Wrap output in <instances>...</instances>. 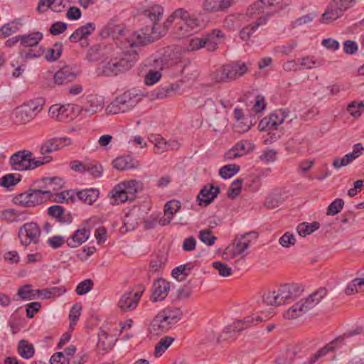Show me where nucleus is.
Here are the masks:
<instances>
[{
	"instance_id": "338daca9",
	"label": "nucleus",
	"mask_w": 364,
	"mask_h": 364,
	"mask_svg": "<svg viewBox=\"0 0 364 364\" xmlns=\"http://www.w3.org/2000/svg\"><path fill=\"white\" fill-rule=\"evenodd\" d=\"M213 267L218 271L219 274L222 277H227L232 274V269L220 261L214 262Z\"/></svg>"
},
{
	"instance_id": "58836bf2",
	"label": "nucleus",
	"mask_w": 364,
	"mask_h": 364,
	"mask_svg": "<svg viewBox=\"0 0 364 364\" xmlns=\"http://www.w3.org/2000/svg\"><path fill=\"white\" fill-rule=\"evenodd\" d=\"M306 311L302 305V301H299L289 308L284 314V317L287 319H294L305 314Z\"/></svg>"
},
{
	"instance_id": "423d86ee",
	"label": "nucleus",
	"mask_w": 364,
	"mask_h": 364,
	"mask_svg": "<svg viewBox=\"0 0 364 364\" xmlns=\"http://www.w3.org/2000/svg\"><path fill=\"white\" fill-rule=\"evenodd\" d=\"M43 105V100L37 98L23 104L16 109L14 112V122L17 124H26L33 119L39 112Z\"/></svg>"
},
{
	"instance_id": "393cba45",
	"label": "nucleus",
	"mask_w": 364,
	"mask_h": 364,
	"mask_svg": "<svg viewBox=\"0 0 364 364\" xmlns=\"http://www.w3.org/2000/svg\"><path fill=\"white\" fill-rule=\"evenodd\" d=\"M229 82L233 81L242 76L248 70L245 63L237 61L226 65Z\"/></svg>"
},
{
	"instance_id": "13d9d810",
	"label": "nucleus",
	"mask_w": 364,
	"mask_h": 364,
	"mask_svg": "<svg viewBox=\"0 0 364 364\" xmlns=\"http://www.w3.org/2000/svg\"><path fill=\"white\" fill-rule=\"evenodd\" d=\"M198 237L201 242L208 246L213 245L217 240V237L213 235L212 231L209 229L200 231Z\"/></svg>"
},
{
	"instance_id": "f3484780",
	"label": "nucleus",
	"mask_w": 364,
	"mask_h": 364,
	"mask_svg": "<svg viewBox=\"0 0 364 364\" xmlns=\"http://www.w3.org/2000/svg\"><path fill=\"white\" fill-rule=\"evenodd\" d=\"M77 75V73L72 67L65 65L55 73L53 80L55 84L60 85L73 82Z\"/></svg>"
},
{
	"instance_id": "de8ad7c7",
	"label": "nucleus",
	"mask_w": 364,
	"mask_h": 364,
	"mask_svg": "<svg viewBox=\"0 0 364 364\" xmlns=\"http://www.w3.org/2000/svg\"><path fill=\"white\" fill-rule=\"evenodd\" d=\"M267 3L270 9L267 13L278 12L287 8L291 4V0H267Z\"/></svg>"
},
{
	"instance_id": "09e8293b",
	"label": "nucleus",
	"mask_w": 364,
	"mask_h": 364,
	"mask_svg": "<svg viewBox=\"0 0 364 364\" xmlns=\"http://www.w3.org/2000/svg\"><path fill=\"white\" fill-rule=\"evenodd\" d=\"M21 181V175L9 173L0 178V185L5 188L16 185Z\"/></svg>"
},
{
	"instance_id": "4c0bfd02",
	"label": "nucleus",
	"mask_w": 364,
	"mask_h": 364,
	"mask_svg": "<svg viewBox=\"0 0 364 364\" xmlns=\"http://www.w3.org/2000/svg\"><path fill=\"white\" fill-rule=\"evenodd\" d=\"M269 9V7L267 3V0H258L250 6L247 10V15L250 16L259 15Z\"/></svg>"
},
{
	"instance_id": "412c9836",
	"label": "nucleus",
	"mask_w": 364,
	"mask_h": 364,
	"mask_svg": "<svg viewBox=\"0 0 364 364\" xmlns=\"http://www.w3.org/2000/svg\"><path fill=\"white\" fill-rule=\"evenodd\" d=\"M236 0H204L203 9L209 12L224 11L230 7Z\"/></svg>"
},
{
	"instance_id": "ddd939ff",
	"label": "nucleus",
	"mask_w": 364,
	"mask_h": 364,
	"mask_svg": "<svg viewBox=\"0 0 364 364\" xmlns=\"http://www.w3.org/2000/svg\"><path fill=\"white\" fill-rule=\"evenodd\" d=\"M219 187L212 184H206L199 192L197 201L199 205L206 207L209 205L220 193Z\"/></svg>"
},
{
	"instance_id": "2f4dec72",
	"label": "nucleus",
	"mask_w": 364,
	"mask_h": 364,
	"mask_svg": "<svg viewBox=\"0 0 364 364\" xmlns=\"http://www.w3.org/2000/svg\"><path fill=\"white\" fill-rule=\"evenodd\" d=\"M99 194V191L95 188L81 190L76 193L77 198L88 205L93 204L98 198Z\"/></svg>"
},
{
	"instance_id": "20e7f679",
	"label": "nucleus",
	"mask_w": 364,
	"mask_h": 364,
	"mask_svg": "<svg viewBox=\"0 0 364 364\" xmlns=\"http://www.w3.org/2000/svg\"><path fill=\"white\" fill-rule=\"evenodd\" d=\"M139 182L136 180L125 181L117 184L109 193L113 205L127 201L132 202L138 193Z\"/></svg>"
},
{
	"instance_id": "f03ea898",
	"label": "nucleus",
	"mask_w": 364,
	"mask_h": 364,
	"mask_svg": "<svg viewBox=\"0 0 364 364\" xmlns=\"http://www.w3.org/2000/svg\"><path fill=\"white\" fill-rule=\"evenodd\" d=\"M33 154L29 150H20L13 154L9 159V164L12 169L22 171L32 170L53 160L50 156H45L39 159H33Z\"/></svg>"
},
{
	"instance_id": "1a4fd4ad",
	"label": "nucleus",
	"mask_w": 364,
	"mask_h": 364,
	"mask_svg": "<svg viewBox=\"0 0 364 364\" xmlns=\"http://www.w3.org/2000/svg\"><path fill=\"white\" fill-rule=\"evenodd\" d=\"M364 332V327H359L355 330L350 331L348 333H344L330 343H327L323 348L319 349L316 353H314L311 359L310 364H315V363L320 358L325 356L328 353L334 350L336 348L340 347L343 344L344 339L355 335L360 334Z\"/></svg>"
},
{
	"instance_id": "473e14b6",
	"label": "nucleus",
	"mask_w": 364,
	"mask_h": 364,
	"mask_svg": "<svg viewBox=\"0 0 364 364\" xmlns=\"http://www.w3.org/2000/svg\"><path fill=\"white\" fill-rule=\"evenodd\" d=\"M114 346V338L105 330L100 329L98 333V342L97 346L99 349L107 351Z\"/></svg>"
},
{
	"instance_id": "b1692460",
	"label": "nucleus",
	"mask_w": 364,
	"mask_h": 364,
	"mask_svg": "<svg viewBox=\"0 0 364 364\" xmlns=\"http://www.w3.org/2000/svg\"><path fill=\"white\" fill-rule=\"evenodd\" d=\"M95 30V25L93 23H87L85 25L79 27L70 36V41L77 43L87 38Z\"/></svg>"
},
{
	"instance_id": "79ce46f5",
	"label": "nucleus",
	"mask_w": 364,
	"mask_h": 364,
	"mask_svg": "<svg viewBox=\"0 0 364 364\" xmlns=\"http://www.w3.org/2000/svg\"><path fill=\"white\" fill-rule=\"evenodd\" d=\"M240 170L239 165L235 164H227L222 166L219 170V175L224 179L230 178L237 174Z\"/></svg>"
},
{
	"instance_id": "052dcab7",
	"label": "nucleus",
	"mask_w": 364,
	"mask_h": 364,
	"mask_svg": "<svg viewBox=\"0 0 364 364\" xmlns=\"http://www.w3.org/2000/svg\"><path fill=\"white\" fill-rule=\"evenodd\" d=\"M146 12L148 14L149 18L155 25L156 21H159L160 18L162 16L163 8L159 5H156L146 10Z\"/></svg>"
},
{
	"instance_id": "0eeeda50",
	"label": "nucleus",
	"mask_w": 364,
	"mask_h": 364,
	"mask_svg": "<svg viewBox=\"0 0 364 364\" xmlns=\"http://www.w3.org/2000/svg\"><path fill=\"white\" fill-rule=\"evenodd\" d=\"M355 0H332L322 14L321 21L329 23L340 18L345 11L352 7Z\"/></svg>"
},
{
	"instance_id": "774afa93",
	"label": "nucleus",
	"mask_w": 364,
	"mask_h": 364,
	"mask_svg": "<svg viewBox=\"0 0 364 364\" xmlns=\"http://www.w3.org/2000/svg\"><path fill=\"white\" fill-rule=\"evenodd\" d=\"M317 16V14L316 12H311L307 14L306 15L302 16L294 20L292 22L293 27H298L303 24H306L311 22Z\"/></svg>"
},
{
	"instance_id": "6e6552de",
	"label": "nucleus",
	"mask_w": 364,
	"mask_h": 364,
	"mask_svg": "<svg viewBox=\"0 0 364 364\" xmlns=\"http://www.w3.org/2000/svg\"><path fill=\"white\" fill-rule=\"evenodd\" d=\"M223 37L220 30L214 29L202 38H193L190 40L189 48L191 50H197L202 48H206L209 51L217 49L220 38Z\"/></svg>"
},
{
	"instance_id": "f8f14e48",
	"label": "nucleus",
	"mask_w": 364,
	"mask_h": 364,
	"mask_svg": "<svg viewBox=\"0 0 364 364\" xmlns=\"http://www.w3.org/2000/svg\"><path fill=\"white\" fill-rule=\"evenodd\" d=\"M288 113L284 109H279L272 113L269 117L263 118L259 123V128L261 131L277 130L285 119Z\"/></svg>"
},
{
	"instance_id": "f257e3e1",
	"label": "nucleus",
	"mask_w": 364,
	"mask_h": 364,
	"mask_svg": "<svg viewBox=\"0 0 364 364\" xmlns=\"http://www.w3.org/2000/svg\"><path fill=\"white\" fill-rule=\"evenodd\" d=\"M177 20L175 25L176 33L181 37H187L193 35L204 27L203 21L194 14H191L183 8L176 9L166 20L164 25L168 28Z\"/></svg>"
},
{
	"instance_id": "bb28decb",
	"label": "nucleus",
	"mask_w": 364,
	"mask_h": 364,
	"mask_svg": "<svg viewBox=\"0 0 364 364\" xmlns=\"http://www.w3.org/2000/svg\"><path fill=\"white\" fill-rule=\"evenodd\" d=\"M269 16V14L266 16H262L259 17L254 24L248 25L244 27L240 33V38L243 41L249 40L252 35L257 30L259 26L267 23Z\"/></svg>"
},
{
	"instance_id": "aec40b11",
	"label": "nucleus",
	"mask_w": 364,
	"mask_h": 364,
	"mask_svg": "<svg viewBox=\"0 0 364 364\" xmlns=\"http://www.w3.org/2000/svg\"><path fill=\"white\" fill-rule=\"evenodd\" d=\"M158 314L162 317L163 320H166L171 328L182 318L183 316L181 310L176 307H167Z\"/></svg>"
},
{
	"instance_id": "e2e57ef3",
	"label": "nucleus",
	"mask_w": 364,
	"mask_h": 364,
	"mask_svg": "<svg viewBox=\"0 0 364 364\" xmlns=\"http://www.w3.org/2000/svg\"><path fill=\"white\" fill-rule=\"evenodd\" d=\"M234 146L240 156H242L252 149L253 144L249 141L242 140L236 143Z\"/></svg>"
},
{
	"instance_id": "0e129e2a",
	"label": "nucleus",
	"mask_w": 364,
	"mask_h": 364,
	"mask_svg": "<svg viewBox=\"0 0 364 364\" xmlns=\"http://www.w3.org/2000/svg\"><path fill=\"white\" fill-rule=\"evenodd\" d=\"M29 192L28 189L21 193H19L14 196L13 201L16 205L29 208Z\"/></svg>"
},
{
	"instance_id": "cd10ccee",
	"label": "nucleus",
	"mask_w": 364,
	"mask_h": 364,
	"mask_svg": "<svg viewBox=\"0 0 364 364\" xmlns=\"http://www.w3.org/2000/svg\"><path fill=\"white\" fill-rule=\"evenodd\" d=\"M171 328H172L166 320H163L162 317L157 314L152 320L149 330L152 334L159 335L166 333Z\"/></svg>"
},
{
	"instance_id": "9b49d317",
	"label": "nucleus",
	"mask_w": 364,
	"mask_h": 364,
	"mask_svg": "<svg viewBox=\"0 0 364 364\" xmlns=\"http://www.w3.org/2000/svg\"><path fill=\"white\" fill-rule=\"evenodd\" d=\"M304 291L302 286L298 284H284L277 289L279 304L282 305L295 300Z\"/></svg>"
},
{
	"instance_id": "37998d69",
	"label": "nucleus",
	"mask_w": 364,
	"mask_h": 364,
	"mask_svg": "<svg viewBox=\"0 0 364 364\" xmlns=\"http://www.w3.org/2000/svg\"><path fill=\"white\" fill-rule=\"evenodd\" d=\"M63 44L61 42H56L52 48H49L45 55V58L48 62H55L62 55Z\"/></svg>"
},
{
	"instance_id": "c9c22d12",
	"label": "nucleus",
	"mask_w": 364,
	"mask_h": 364,
	"mask_svg": "<svg viewBox=\"0 0 364 364\" xmlns=\"http://www.w3.org/2000/svg\"><path fill=\"white\" fill-rule=\"evenodd\" d=\"M194 265L191 262L180 265L172 270L171 274L178 281H183L189 275Z\"/></svg>"
},
{
	"instance_id": "49530a36",
	"label": "nucleus",
	"mask_w": 364,
	"mask_h": 364,
	"mask_svg": "<svg viewBox=\"0 0 364 364\" xmlns=\"http://www.w3.org/2000/svg\"><path fill=\"white\" fill-rule=\"evenodd\" d=\"M300 70L303 69H311L321 65L320 61L317 60L314 56H306L298 58Z\"/></svg>"
},
{
	"instance_id": "69168bd1",
	"label": "nucleus",
	"mask_w": 364,
	"mask_h": 364,
	"mask_svg": "<svg viewBox=\"0 0 364 364\" xmlns=\"http://www.w3.org/2000/svg\"><path fill=\"white\" fill-rule=\"evenodd\" d=\"M161 77V74L159 71L154 70H149L146 73L144 82L147 85H152L157 82Z\"/></svg>"
},
{
	"instance_id": "4468645a",
	"label": "nucleus",
	"mask_w": 364,
	"mask_h": 364,
	"mask_svg": "<svg viewBox=\"0 0 364 364\" xmlns=\"http://www.w3.org/2000/svg\"><path fill=\"white\" fill-rule=\"evenodd\" d=\"M71 144L68 137L53 138L44 141L40 147V153L46 155Z\"/></svg>"
},
{
	"instance_id": "f704fd0d",
	"label": "nucleus",
	"mask_w": 364,
	"mask_h": 364,
	"mask_svg": "<svg viewBox=\"0 0 364 364\" xmlns=\"http://www.w3.org/2000/svg\"><path fill=\"white\" fill-rule=\"evenodd\" d=\"M43 38V33L36 31L28 35H21V45L23 47L36 46Z\"/></svg>"
},
{
	"instance_id": "c756f323",
	"label": "nucleus",
	"mask_w": 364,
	"mask_h": 364,
	"mask_svg": "<svg viewBox=\"0 0 364 364\" xmlns=\"http://www.w3.org/2000/svg\"><path fill=\"white\" fill-rule=\"evenodd\" d=\"M181 208V203L178 200H170L164 205V215L166 217L164 220H161L162 225L168 224L173 218L174 214Z\"/></svg>"
},
{
	"instance_id": "39448f33",
	"label": "nucleus",
	"mask_w": 364,
	"mask_h": 364,
	"mask_svg": "<svg viewBox=\"0 0 364 364\" xmlns=\"http://www.w3.org/2000/svg\"><path fill=\"white\" fill-rule=\"evenodd\" d=\"M140 96L135 90H130L117 96L106 108L109 114H117L129 111L138 103Z\"/></svg>"
},
{
	"instance_id": "a18cd8bd",
	"label": "nucleus",
	"mask_w": 364,
	"mask_h": 364,
	"mask_svg": "<svg viewBox=\"0 0 364 364\" xmlns=\"http://www.w3.org/2000/svg\"><path fill=\"white\" fill-rule=\"evenodd\" d=\"M174 338L171 336H165L159 341L155 347L154 355L156 357L161 356L172 344Z\"/></svg>"
},
{
	"instance_id": "5701e85b",
	"label": "nucleus",
	"mask_w": 364,
	"mask_h": 364,
	"mask_svg": "<svg viewBox=\"0 0 364 364\" xmlns=\"http://www.w3.org/2000/svg\"><path fill=\"white\" fill-rule=\"evenodd\" d=\"M90 235V230L89 229H78L71 237L66 240L67 245L71 248L77 247L88 240Z\"/></svg>"
},
{
	"instance_id": "7ed1b4c3",
	"label": "nucleus",
	"mask_w": 364,
	"mask_h": 364,
	"mask_svg": "<svg viewBox=\"0 0 364 364\" xmlns=\"http://www.w3.org/2000/svg\"><path fill=\"white\" fill-rule=\"evenodd\" d=\"M138 58V53L135 50L123 53L120 56L112 58L105 63L102 67V73L106 76L117 75L132 68Z\"/></svg>"
},
{
	"instance_id": "2eb2a0df",
	"label": "nucleus",
	"mask_w": 364,
	"mask_h": 364,
	"mask_svg": "<svg viewBox=\"0 0 364 364\" xmlns=\"http://www.w3.org/2000/svg\"><path fill=\"white\" fill-rule=\"evenodd\" d=\"M170 290V284L164 279L160 278L155 281L152 287L151 300L156 302L164 300Z\"/></svg>"
},
{
	"instance_id": "dca6fc26",
	"label": "nucleus",
	"mask_w": 364,
	"mask_h": 364,
	"mask_svg": "<svg viewBox=\"0 0 364 364\" xmlns=\"http://www.w3.org/2000/svg\"><path fill=\"white\" fill-rule=\"evenodd\" d=\"M141 294L139 292H127L121 296L118 306L123 311L133 310L138 306Z\"/></svg>"
},
{
	"instance_id": "6ab92c4d",
	"label": "nucleus",
	"mask_w": 364,
	"mask_h": 364,
	"mask_svg": "<svg viewBox=\"0 0 364 364\" xmlns=\"http://www.w3.org/2000/svg\"><path fill=\"white\" fill-rule=\"evenodd\" d=\"M364 148L360 143L354 145L352 152L346 154L341 159L336 158L333 161V166L336 168L347 166L355 159L362 155Z\"/></svg>"
},
{
	"instance_id": "9d476101",
	"label": "nucleus",
	"mask_w": 364,
	"mask_h": 364,
	"mask_svg": "<svg viewBox=\"0 0 364 364\" xmlns=\"http://www.w3.org/2000/svg\"><path fill=\"white\" fill-rule=\"evenodd\" d=\"M18 235L21 244L27 247L32 242L34 244L38 242L41 230L36 223H27L19 228Z\"/></svg>"
},
{
	"instance_id": "e433bc0d",
	"label": "nucleus",
	"mask_w": 364,
	"mask_h": 364,
	"mask_svg": "<svg viewBox=\"0 0 364 364\" xmlns=\"http://www.w3.org/2000/svg\"><path fill=\"white\" fill-rule=\"evenodd\" d=\"M29 208L39 205L48 200L46 197L43 195V192H41L40 190L35 188H29Z\"/></svg>"
},
{
	"instance_id": "5fc2aeb1",
	"label": "nucleus",
	"mask_w": 364,
	"mask_h": 364,
	"mask_svg": "<svg viewBox=\"0 0 364 364\" xmlns=\"http://www.w3.org/2000/svg\"><path fill=\"white\" fill-rule=\"evenodd\" d=\"M85 172L90 173L93 177H101L103 172L102 166L97 161L87 162Z\"/></svg>"
},
{
	"instance_id": "a878e982",
	"label": "nucleus",
	"mask_w": 364,
	"mask_h": 364,
	"mask_svg": "<svg viewBox=\"0 0 364 364\" xmlns=\"http://www.w3.org/2000/svg\"><path fill=\"white\" fill-rule=\"evenodd\" d=\"M113 167L119 171L133 169L139 166L138 161L131 156H120L115 159L112 162Z\"/></svg>"
},
{
	"instance_id": "c03bdc74",
	"label": "nucleus",
	"mask_w": 364,
	"mask_h": 364,
	"mask_svg": "<svg viewBox=\"0 0 364 364\" xmlns=\"http://www.w3.org/2000/svg\"><path fill=\"white\" fill-rule=\"evenodd\" d=\"M50 178L45 177L34 181L33 185L41 192H43V195L46 197L48 200H50Z\"/></svg>"
},
{
	"instance_id": "a211bd4d",
	"label": "nucleus",
	"mask_w": 364,
	"mask_h": 364,
	"mask_svg": "<svg viewBox=\"0 0 364 364\" xmlns=\"http://www.w3.org/2000/svg\"><path fill=\"white\" fill-rule=\"evenodd\" d=\"M48 214L54 218L56 222L62 224H70L73 221V218L70 212H66L65 209L59 205H54L48 208Z\"/></svg>"
},
{
	"instance_id": "6e6d98bb",
	"label": "nucleus",
	"mask_w": 364,
	"mask_h": 364,
	"mask_svg": "<svg viewBox=\"0 0 364 364\" xmlns=\"http://www.w3.org/2000/svg\"><path fill=\"white\" fill-rule=\"evenodd\" d=\"M19 28L14 21L4 24L0 28V38H6L18 31Z\"/></svg>"
},
{
	"instance_id": "a19ab883",
	"label": "nucleus",
	"mask_w": 364,
	"mask_h": 364,
	"mask_svg": "<svg viewBox=\"0 0 364 364\" xmlns=\"http://www.w3.org/2000/svg\"><path fill=\"white\" fill-rule=\"evenodd\" d=\"M319 228L320 224L318 222H313L311 223H302L297 226L296 230L300 236L305 237L311 234Z\"/></svg>"
},
{
	"instance_id": "4be33fe9",
	"label": "nucleus",
	"mask_w": 364,
	"mask_h": 364,
	"mask_svg": "<svg viewBox=\"0 0 364 364\" xmlns=\"http://www.w3.org/2000/svg\"><path fill=\"white\" fill-rule=\"evenodd\" d=\"M326 289L319 288L305 299H301V301H302V305L305 311L307 312L309 310L316 306L326 295Z\"/></svg>"
},
{
	"instance_id": "ea45409f",
	"label": "nucleus",
	"mask_w": 364,
	"mask_h": 364,
	"mask_svg": "<svg viewBox=\"0 0 364 364\" xmlns=\"http://www.w3.org/2000/svg\"><path fill=\"white\" fill-rule=\"evenodd\" d=\"M210 77L214 82H228V74L227 71L226 65H224L210 74Z\"/></svg>"
},
{
	"instance_id": "8fccbe9b",
	"label": "nucleus",
	"mask_w": 364,
	"mask_h": 364,
	"mask_svg": "<svg viewBox=\"0 0 364 364\" xmlns=\"http://www.w3.org/2000/svg\"><path fill=\"white\" fill-rule=\"evenodd\" d=\"M283 201L284 199L279 193H274L265 199L264 206L269 209H274L279 207Z\"/></svg>"
},
{
	"instance_id": "864d4df0",
	"label": "nucleus",
	"mask_w": 364,
	"mask_h": 364,
	"mask_svg": "<svg viewBox=\"0 0 364 364\" xmlns=\"http://www.w3.org/2000/svg\"><path fill=\"white\" fill-rule=\"evenodd\" d=\"M364 284V279H354L350 284H348L345 289V293L347 295H351L354 292L364 291V288L362 285Z\"/></svg>"
},
{
	"instance_id": "72a5a7b5",
	"label": "nucleus",
	"mask_w": 364,
	"mask_h": 364,
	"mask_svg": "<svg viewBox=\"0 0 364 364\" xmlns=\"http://www.w3.org/2000/svg\"><path fill=\"white\" fill-rule=\"evenodd\" d=\"M17 352L24 359L31 358L35 353L34 346L28 341L22 339L18 342Z\"/></svg>"
},
{
	"instance_id": "680f3d73",
	"label": "nucleus",
	"mask_w": 364,
	"mask_h": 364,
	"mask_svg": "<svg viewBox=\"0 0 364 364\" xmlns=\"http://www.w3.org/2000/svg\"><path fill=\"white\" fill-rule=\"evenodd\" d=\"M94 286L92 280L87 279L80 282L75 289L77 295H84L90 291Z\"/></svg>"
},
{
	"instance_id": "c85d7f7f",
	"label": "nucleus",
	"mask_w": 364,
	"mask_h": 364,
	"mask_svg": "<svg viewBox=\"0 0 364 364\" xmlns=\"http://www.w3.org/2000/svg\"><path fill=\"white\" fill-rule=\"evenodd\" d=\"M39 289H31L30 284L20 287L17 290V296H14L15 300H31L39 297Z\"/></svg>"
},
{
	"instance_id": "4d7b16f0",
	"label": "nucleus",
	"mask_w": 364,
	"mask_h": 364,
	"mask_svg": "<svg viewBox=\"0 0 364 364\" xmlns=\"http://www.w3.org/2000/svg\"><path fill=\"white\" fill-rule=\"evenodd\" d=\"M146 37L144 33L140 34L134 32L130 37L127 38V43L129 47L134 48L144 44Z\"/></svg>"
},
{
	"instance_id": "bf43d9fd",
	"label": "nucleus",
	"mask_w": 364,
	"mask_h": 364,
	"mask_svg": "<svg viewBox=\"0 0 364 364\" xmlns=\"http://www.w3.org/2000/svg\"><path fill=\"white\" fill-rule=\"evenodd\" d=\"M344 205V201L341 198L335 199L328 207L326 215H335L338 213Z\"/></svg>"
},
{
	"instance_id": "7c9ffc66",
	"label": "nucleus",
	"mask_w": 364,
	"mask_h": 364,
	"mask_svg": "<svg viewBox=\"0 0 364 364\" xmlns=\"http://www.w3.org/2000/svg\"><path fill=\"white\" fill-rule=\"evenodd\" d=\"M178 89V85L169 84L160 86L151 92V96L153 99H164L172 96L173 93Z\"/></svg>"
},
{
	"instance_id": "603ef678",
	"label": "nucleus",
	"mask_w": 364,
	"mask_h": 364,
	"mask_svg": "<svg viewBox=\"0 0 364 364\" xmlns=\"http://www.w3.org/2000/svg\"><path fill=\"white\" fill-rule=\"evenodd\" d=\"M151 141L154 145V152L156 154H161L167 151V141L160 135L151 136Z\"/></svg>"
},
{
	"instance_id": "3c124183",
	"label": "nucleus",
	"mask_w": 364,
	"mask_h": 364,
	"mask_svg": "<svg viewBox=\"0 0 364 364\" xmlns=\"http://www.w3.org/2000/svg\"><path fill=\"white\" fill-rule=\"evenodd\" d=\"M102 108V105L101 102H99L95 96H90L88 97L87 104L85 105L84 109L85 112L92 114L101 110Z\"/></svg>"
}]
</instances>
